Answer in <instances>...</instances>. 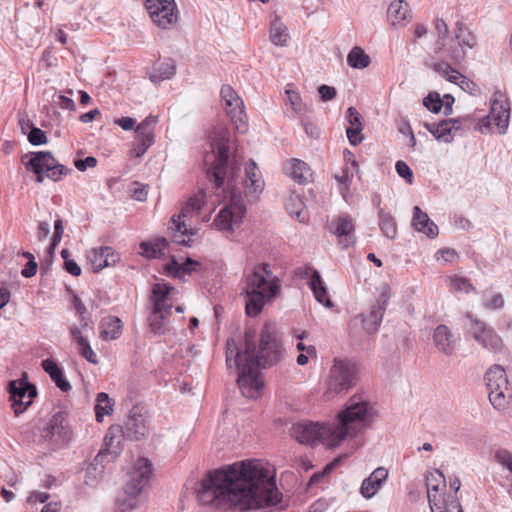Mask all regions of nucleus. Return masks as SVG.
<instances>
[{"label":"nucleus","instance_id":"ea45409f","mask_svg":"<svg viewBox=\"0 0 512 512\" xmlns=\"http://www.w3.org/2000/svg\"><path fill=\"white\" fill-rule=\"evenodd\" d=\"M433 69L451 83H458L459 79H462L463 83L468 84V79L446 62L435 63Z\"/></svg>","mask_w":512,"mask_h":512},{"label":"nucleus","instance_id":"2f4dec72","mask_svg":"<svg viewBox=\"0 0 512 512\" xmlns=\"http://www.w3.org/2000/svg\"><path fill=\"white\" fill-rule=\"evenodd\" d=\"M290 39L288 29L276 16L270 24V40L276 46H287Z\"/></svg>","mask_w":512,"mask_h":512},{"label":"nucleus","instance_id":"774afa93","mask_svg":"<svg viewBox=\"0 0 512 512\" xmlns=\"http://www.w3.org/2000/svg\"><path fill=\"white\" fill-rule=\"evenodd\" d=\"M115 124L119 125L123 130H132L136 124V121L131 117H122L115 119Z\"/></svg>","mask_w":512,"mask_h":512},{"label":"nucleus","instance_id":"c756f323","mask_svg":"<svg viewBox=\"0 0 512 512\" xmlns=\"http://www.w3.org/2000/svg\"><path fill=\"white\" fill-rule=\"evenodd\" d=\"M199 265L198 261L189 257L182 264L178 263L175 258H172V260L165 265V270L175 278L184 279L185 275H191Z\"/></svg>","mask_w":512,"mask_h":512},{"label":"nucleus","instance_id":"bf43d9fd","mask_svg":"<svg viewBox=\"0 0 512 512\" xmlns=\"http://www.w3.org/2000/svg\"><path fill=\"white\" fill-rule=\"evenodd\" d=\"M74 165L79 171H85L87 168L95 167L97 159L93 156H88L85 159H76Z\"/></svg>","mask_w":512,"mask_h":512},{"label":"nucleus","instance_id":"72a5a7b5","mask_svg":"<svg viewBox=\"0 0 512 512\" xmlns=\"http://www.w3.org/2000/svg\"><path fill=\"white\" fill-rule=\"evenodd\" d=\"M285 207L290 216L296 218L299 222L305 223L308 220V213L298 195H291L287 199Z\"/></svg>","mask_w":512,"mask_h":512},{"label":"nucleus","instance_id":"1a4fd4ad","mask_svg":"<svg viewBox=\"0 0 512 512\" xmlns=\"http://www.w3.org/2000/svg\"><path fill=\"white\" fill-rule=\"evenodd\" d=\"M510 119V105L508 100L503 99L500 92H495L490 102V112L481 118L475 126V130L482 134L497 132L505 134Z\"/></svg>","mask_w":512,"mask_h":512},{"label":"nucleus","instance_id":"412c9836","mask_svg":"<svg viewBox=\"0 0 512 512\" xmlns=\"http://www.w3.org/2000/svg\"><path fill=\"white\" fill-rule=\"evenodd\" d=\"M387 18L393 26L406 25L412 18L409 4L404 0H394L387 9Z\"/></svg>","mask_w":512,"mask_h":512},{"label":"nucleus","instance_id":"a18cd8bd","mask_svg":"<svg viewBox=\"0 0 512 512\" xmlns=\"http://www.w3.org/2000/svg\"><path fill=\"white\" fill-rule=\"evenodd\" d=\"M495 460L503 468L512 473V453L506 449H499L495 452Z\"/></svg>","mask_w":512,"mask_h":512},{"label":"nucleus","instance_id":"0eeeda50","mask_svg":"<svg viewBox=\"0 0 512 512\" xmlns=\"http://www.w3.org/2000/svg\"><path fill=\"white\" fill-rule=\"evenodd\" d=\"M22 162L27 171L35 174L37 183H42L45 177L57 182L72 172L71 168L60 164L50 151L29 152L22 157Z\"/></svg>","mask_w":512,"mask_h":512},{"label":"nucleus","instance_id":"338daca9","mask_svg":"<svg viewBox=\"0 0 512 512\" xmlns=\"http://www.w3.org/2000/svg\"><path fill=\"white\" fill-rule=\"evenodd\" d=\"M436 255H440L441 259H443L445 262H453L458 258L457 252L450 248L441 249L437 252Z\"/></svg>","mask_w":512,"mask_h":512},{"label":"nucleus","instance_id":"c03bdc74","mask_svg":"<svg viewBox=\"0 0 512 512\" xmlns=\"http://www.w3.org/2000/svg\"><path fill=\"white\" fill-rule=\"evenodd\" d=\"M423 105L433 113H439L444 105V100L437 92H430L423 100Z\"/></svg>","mask_w":512,"mask_h":512},{"label":"nucleus","instance_id":"79ce46f5","mask_svg":"<svg viewBox=\"0 0 512 512\" xmlns=\"http://www.w3.org/2000/svg\"><path fill=\"white\" fill-rule=\"evenodd\" d=\"M104 247L93 248L87 254V260L90 263L94 272H99L107 267V260L105 259Z\"/></svg>","mask_w":512,"mask_h":512},{"label":"nucleus","instance_id":"de8ad7c7","mask_svg":"<svg viewBox=\"0 0 512 512\" xmlns=\"http://www.w3.org/2000/svg\"><path fill=\"white\" fill-rule=\"evenodd\" d=\"M78 351H79V354L85 358L88 362L92 363V364H97L98 363V358H97V355L95 354V352L93 351V349L91 348L90 346V343L88 340L80 343L78 345Z\"/></svg>","mask_w":512,"mask_h":512},{"label":"nucleus","instance_id":"2eb2a0df","mask_svg":"<svg viewBox=\"0 0 512 512\" xmlns=\"http://www.w3.org/2000/svg\"><path fill=\"white\" fill-rule=\"evenodd\" d=\"M123 429L126 439L131 441H138L148 435L149 429L144 407L139 405L132 407Z\"/></svg>","mask_w":512,"mask_h":512},{"label":"nucleus","instance_id":"cd10ccee","mask_svg":"<svg viewBox=\"0 0 512 512\" xmlns=\"http://www.w3.org/2000/svg\"><path fill=\"white\" fill-rule=\"evenodd\" d=\"M175 73V62L172 59H165L163 61H158L153 65L152 70L149 73V78L152 82L158 83L172 78Z\"/></svg>","mask_w":512,"mask_h":512},{"label":"nucleus","instance_id":"69168bd1","mask_svg":"<svg viewBox=\"0 0 512 512\" xmlns=\"http://www.w3.org/2000/svg\"><path fill=\"white\" fill-rule=\"evenodd\" d=\"M57 105L65 110L74 111L76 109L75 102L71 98L64 95L58 96Z\"/></svg>","mask_w":512,"mask_h":512},{"label":"nucleus","instance_id":"a878e982","mask_svg":"<svg viewBox=\"0 0 512 512\" xmlns=\"http://www.w3.org/2000/svg\"><path fill=\"white\" fill-rule=\"evenodd\" d=\"M354 223L349 215L340 216L334 233L340 238V244L347 248L354 242Z\"/></svg>","mask_w":512,"mask_h":512},{"label":"nucleus","instance_id":"603ef678","mask_svg":"<svg viewBox=\"0 0 512 512\" xmlns=\"http://www.w3.org/2000/svg\"><path fill=\"white\" fill-rule=\"evenodd\" d=\"M449 123L450 127L453 129V131L456 133L459 130H462L466 128L473 120V117L471 115H466L463 117L458 118H450L446 119Z\"/></svg>","mask_w":512,"mask_h":512},{"label":"nucleus","instance_id":"393cba45","mask_svg":"<svg viewBox=\"0 0 512 512\" xmlns=\"http://www.w3.org/2000/svg\"><path fill=\"white\" fill-rule=\"evenodd\" d=\"M157 123V117H146L135 129L136 141L142 146L151 147L154 143V127Z\"/></svg>","mask_w":512,"mask_h":512},{"label":"nucleus","instance_id":"9d476101","mask_svg":"<svg viewBox=\"0 0 512 512\" xmlns=\"http://www.w3.org/2000/svg\"><path fill=\"white\" fill-rule=\"evenodd\" d=\"M7 389L16 416L27 410L38 394L36 386L28 381L26 372H23L19 379L11 380Z\"/></svg>","mask_w":512,"mask_h":512},{"label":"nucleus","instance_id":"13d9d810","mask_svg":"<svg viewBox=\"0 0 512 512\" xmlns=\"http://www.w3.org/2000/svg\"><path fill=\"white\" fill-rule=\"evenodd\" d=\"M472 324L469 328V332L476 340V336H483L484 332L489 331L490 328H486L485 324L477 319H471Z\"/></svg>","mask_w":512,"mask_h":512},{"label":"nucleus","instance_id":"09e8293b","mask_svg":"<svg viewBox=\"0 0 512 512\" xmlns=\"http://www.w3.org/2000/svg\"><path fill=\"white\" fill-rule=\"evenodd\" d=\"M27 136L28 141L34 146L42 145L47 142L46 133L37 127H31V130L29 131Z\"/></svg>","mask_w":512,"mask_h":512},{"label":"nucleus","instance_id":"8fccbe9b","mask_svg":"<svg viewBox=\"0 0 512 512\" xmlns=\"http://www.w3.org/2000/svg\"><path fill=\"white\" fill-rule=\"evenodd\" d=\"M163 313H153L150 317V329L154 334L162 335L165 333Z\"/></svg>","mask_w":512,"mask_h":512},{"label":"nucleus","instance_id":"20e7f679","mask_svg":"<svg viewBox=\"0 0 512 512\" xmlns=\"http://www.w3.org/2000/svg\"><path fill=\"white\" fill-rule=\"evenodd\" d=\"M372 408L366 402L351 397L334 423L304 421L293 424L291 436L301 444L319 443L336 447L348 437H355L365 429L371 419Z\"/></svg>","mask_w":512,"mask_h":512},{"label":"nucleus","instance_id":"7c9ffc66","mask_svg":"<svg viewBox=\"0 0 512 512\" xmlns=\"http://www.w3.org/2000/svg\"><path fill=\"white\" fill-rule=\"evenodd\" d=\"M424 127L438 140L444 143L453 141L455 132L450 127L447 120H442L438 123H425Z\"/></svg>","mask_w":512,"mask_h":512},{"label":"nucleus","instance_id":"0e129e2a","mask_svg":"<svg viewBox=\"0 0 512 512\" xmlns=\"http://www.w3.org/2000/svg\"><path fill=\"white\" fill-rule=\"evenodd\" d=\"M286 94H287L288 100H289L293 110L295 112H300L301 111V108H300L301 98H300L299 94L293 90H286Z\"/></svg>","mask_w":512,"mask_h":512},{"label":"nucleus","instance_id":"f257e3e1","mask_svg":"<svg viewBox=\"0 0 512 512\" xmlns=\"http://www.w3.org/2000/svg\"><path fill=\"white\" fill-rule=\"evenodd\" d=\"M281 499L274 477L261 464L250 461L209 472L198 491V500L204 505L241 512L276 506Z\"/></svg>","mask_w":512,"mask_h":512},{"label":"nucleus","instance_id":"423d86ee","mask_svg":"<svg viewBox=\"0 0 512 512\" xmlns=\"http://www.w3.org/2000/svg\"><path fill=\"white\" fill-rule=\"evenodd\" d=\"M151 473L152 463L147 458H139L124 486L123 494L116 499L118 512H131L140 506L141 494L149 483Z\"/></svg>","mask_w":512,"mask_h":512},{"label":"nucleus","instance_id":"9b49d317","mask_svg":"<svg viewBox=\"0 0 512 512\" xmlns=\"http://www.w3.org/2000/svg\"><path fill=\"white\" fill-rule=\"evenodd\" d=\"M484 379L487 384L490 403L497 410L504 409L510 397L509 394H506L508 379L505 370L500 365H494L486 372Z\"/></svg>","mask_w":512,"mask_h":512},{"label":"nucleus","instance_id":"6e6552de","mask_svg":"<svg viewBox=\"0 0 512 512\" xmlns=\"http://www.w3.org/2000/svg\"><path fill=\"white\" fill-rule=\"evenodd\" d=\"M358 372V366L354 361L348 358H335L327 378L325 396L330 398L335 394L348 392L355 386Z\"/></svg>","mask_w":512,"mask_h":512},{"label":"nucleus","instance_id":"864d4df0","mask_svg":"<svg viewBox=\"0 0 512 512\" xmlns=\"http://www.w3.org/2000/svg\"><path fill=\"white\" fill-rule=\"evenodd\" d=\"M396 172L400 177L406 180L407 183H413V172L411 168L402 160L396 162L395 165Z\"/></svg>","mask_w":512,"mask_h":512},{"label":"nucleus","instance_id":"aec40b11","mask_svg":"<svg viewBox=\"0 0 512 512\" xmlns=\"http://www.w3.org/2000/svg\"><path fill=\"white\" fill-rule=\"evenodd\" d=\"M388 478V471L384 467L376 468L366 479L363 480L360 487L361 495L366 498H372L383 486Z\"/></svg>","mask_w":512,"mask_h":512},{"label":"nucleus","instance_id":"5701e85b","mask_svg":"<svg viewBox=\"0 0 512 512\" xmlns=\"http://www.w3.org/2000/svg\"><path fill=\"white\" fill-rule=\"evenodd\" d=\"M41 366L61 391L68 392L71 390L70 382L66 379L63 370L54 360L45 359L42 361Z\"/></svg>","mask_w":512,"mask_h":512},{"label":"nucleus","instance_id":"f8f14e48","mask_svg":"<svg viewBox=\"0 0 512 512\" xmlns=\"http://www.w3.org/2000/svg\"><path fill=\"white\" fill-rule=\"evenodd\" d=\"M152 21L167 29L177 21V7L174 0H144Z\"/></svg>","mask_w":512,"mask_h":512},{"label":"nucleus","instance_id":"c85d7f7f","mask_svg":"<svg viewBox=\"0 0 512 512\" xmlns=\"http://www.w3.org/2000/svg\"><path fill=\"white\" fill-rule=\"evenodd\" d=\"M122 332V321L116 316H106L101 320L100 336L105 341L116 340Z\"/></svg>","mask_w":512,"mask_h":512},{"label":"nucleus","instance_id":"b1692460","mask_svg":"<svg viewBox=\"0 0 512 512\" xmlns=\"http://www.w3.org/2000/svg\"><path fill=\"white\" fill-rule=\"evenodd\" d=\"M172 287L166 283H157L152 288V301L154 314L158 313H170L172 305L166 304L167 296L169 295Z\"/></svg>","mask_w":512,"mask_h":512},{"label":"nucleus","instance_id":"f3484780","mask_svg":"<svg viewBox=\"0 0 512 512\" xmlns=\"http://www.w3.org/2000/svg\"><path fill=\"white\" fill-rule=\"evenodd\" d=\"M296 275L300 277L310 276L308 285L312 290L315 299L325 307L330 308L333 306V303L328 296L327 288L322 280V277L316 269L308 265L304 267H298L296 269Z\"/></svg>","mask_w":512,"mask_h":512},{"label":"nucleus","instance_id":"473e14b6","mask_svg":"<svg viewBox=\"0 0 512 512\" xmlns=\"http://www.w3.org/2000/svg\"><path fill=\"white\" fill-rule=\"evenodd\" d=\"M287 171L288 174L300 184L307 183L312 175L308 165L299 159H292Z\"/></svg>","mask_w":512,"mask_h":512},{"label":"nucleus","instance_id":"6ab92c4d","mask_svg":"<svg viewBox=\"0 0 512 512\" xmlns=\"http://www.w3.org/2000/svg\"><path fill=\"white\" fill-rule=\"evenodd\" d=\"M458 338L452 333L448 326L438 325L433 332V343L444 355L451 356L457 346Z\"/></svg>","mask_w":512,"mask_h":512},{"label":"nucleus","instance_id":"c9c22d12","mask_svg":"<svg viewBox=\"0 0 512 512\" xmlns=\"http://www.w3.org/2000/svg\"><path fill=\"white\" fill-rule=\"evenodd\" d=\"M476 341L482 345L484 349H487L493 353H498L503 348V342L499 335L493 330L484 332L483 336H476Z\"/></svg>","mask_w":512,"mask_h":512},{"label":"nucleus","instance_id":"f704fd0d","mask_svg":"<svg viewBox=\"0 0 512 512\" xmlns=\"http://www.w3.org/2000/svg\"><path fill=\"white\" fill-rule=\"evenodd\" d=\"M114 403V400L111 399L107 393H98L94 407L97 422H102L104 416L112 413Z\"/></svg>","mask_w":512,"mask_h":512},{"label":"nucleus","instance_id":"3c124183","mask_svg":"<svg viewBox=\"0 0 512 512\" xmlns=\"http://www.w3.org/2000/svg\"><path fill=\"white\" fill-rule=\"evenodd\" d=\"M484 306L489 310L501 309L504 306V299L500 293H493L485 297Z\"/></svg>","mask_w":512,"mask_h":512},{"label":"nucleus","instance_id":"bb28decb","mask_svg":"<svg viewBox=\"0 0 512 512\" xmlns=\"http://www.w3.org/2000/svg\"><path fill=\"white\" fill-rule=\"evenodd\" d=\"M66 426V413L59 411L49 420L47 427L44 429L43 436L45 439H52L55 436L64 439L66 436Z\"/></svg>","mask_w":512,"mask_h":512},{"label":"nucleus","instance_id":"e433bc0d","mask_svg":"<svg viewBox=\"0 0 512 512\" xmlns=\"http://www.w3.org/2000/svg\"><path fill=\"white\" fill-rule=\"evenodd\" d=\"M379 227L384 236L389 239H395L397 236V226L395 219L389 213H386L383 209L378 212Z\"/></svg>","mask_w":512,"mask_h":512},{"label":"nucleus","instance_id":"37998d69","mask_svg":"<svg viewBox=\"0 0 512 512\" xmlns=\"http://www.w3.org/2000/svg\"><path fill=\"white\" fill-rule=\"evenodd\" d=\"M456 38L460 45H464L469 48H473L476 45L475 36L459 22L457 23Z\"/></svg>","mask_w":512,"mask_h":512},{"label":"nucleus","instance_id":"ddd939ff","mask_svg":"<svg viewBox=\"0 0 512 512\" xmlns=\"http://www.w3.org/2000/svg\"><path fill=\"white\" fill-rule=\"evenodd\" d=\"M220 95L225 105V111L235 124L237 130L244 132L246 130L243 100L237 95L230 85L221 87Z\"/></svg>","mask_w":512,"mask_h":512},{"label":"nucleus","instance_id":"39448f33","mask_svg":"<svg viewBox=\"0 0 512 512\" xmlns=\"http://www.w3.org/2000/svg\"><path fill=\"white\" fill-rule=\"evenodd\" d=\"M280 290V281L272 275L268 264H258L246 271L242 294L246 298L245 311L249 317L258 316L264 306L275 298Z\"/></svg>","mask_w":512,"mask_h":512},{"label":"nucleus","instance_id":"58836bf2","mask_svg":"<svg viewBox=\"0 0 512 512\" xmlns=\"http://www.w3.org/2000/svg\"><path fill=\"white\" fill-rule=\"evenodd\" d=\"M171 221L176 229V233L173 235V241L179 245L190 246L191 240L190 238H186V236L193 234V232L187 228L185 220L176 218V215H174Z\"/></svg>","mask_w":512,"mask_h":512},{"label":"nucleus","instance_id":"4c0bfd02","mask_svg":"<svg viewBox=\"0 0 512 512\" xmlns=\"http://www.w3.org/2000/svg\"><path fill=\"white\" fill-rule=\"evenodd\" d=\"M371 60L369 55L360 47H354L351 49L347 56V63L349 66L355 69H364L369 66Z\"/></svg>","mask_w":512,"mask_h":512},{"label":"nucleus","instance_id":"dca6fc26","mask_svg":"<svg viewBox=\"0 0 512 512\" xmlns=\"http://www.w3.org/2000/svg\"><path fill=\"white\" fill-rule=\"evenodd\" d=\"M388 299L389 287L385 285L377 299V303L371 306L368 313L361 314L363 329L366 333L373 334L377 332L382 322Z\"/></svg>","mask_w":512,"mask_h":512},{"label":"nucleus","instance_id":"7ed1b4c3","mask_svg":"<svg viewBox=\"0 0 512 512\" xmlns=\"http://www.w3.org/2000/svg\"><path fill=\"white\" fill-rule=\"evenodd\" d=\"M254 338L255 331L247 329L243 351L234 339H228L226 343V365L228 369L236 368L239 389L244 397L250 399L258 398L263 390L264 381L260 369L277 364L284 352L276 326L272 323L262 327L258 346Z\"/></svg>","mask_w":512,"mask_h":512},{"label":"nucleus","instance_id":"f03ea898","mask_svg":"<svg viewBox=\"0 0 512 512\" xmlns=\"http://www.w3.org/2000/svg\"><path fill=\"white\" fill-rule=\"evenodd\" d=\"M210 147L204 158L207 176L217 189L226 183L229 193V203L220 210L213 224L221 231L233 232L246 212L242 194L255 197L263 191L264 181L253 160L246 164L244 177H241V162L227 129L218 128L213 132Z\"/></svg>","mask_w":512,"mask_h":512},{"label":"nucleus","instance_id":"680f3d73","mask_svg":"<svg viewBox=\"0 0 512 512\" xmlns=\"http://www.w3.org/2000/svg\"><path fill=\"white\" fill-rule=\"evenodd\" d=\"M140 249L142 255L147 258L151 259L159 257L155 245H153L151 242H141Z\"/></svg>","mask_w":512,"mask_h":512},{"label":"nucleus","instance_id":"6e6d98bb","mask_svg":"<svg viewBox=\"0 0 512 512\" xmlns=\"http://www.w3.org/2000/svg\"><path fill=\"white\" fill-rule=\"evenodd\" d=\"M435 29L438 33V41L437 43L441 46L444 45V41L448 37V26L443 19H437L435 23Z\"/></svg>","mask_w":512,"mask_h":512},{"label":"nucleus","instance_id":"e2e57ef3","mask_svg":"<svg viewBox=\"0 0 512 512\" xmlns=\"http://www.w3.org/2000/svg\"><path fill=\"white\" fill-rule=\"evenodd\" d=\"M104 251H105V259L104 260H107V267L109 266H114L120 259V256L118 253H116L113 248L111 247H108V246H104Z\"/></svg>","mask_w":512,"mask_h":512},{"label":"nucleus","instance_id":"4468645a","mask_svg":"<svg viewBox=\"0 0 512 512\" xmlns=\"http://www.w3.org/2000/svg\"><path fill=\"white\" fill-rule=\"evenodd\" d=\"M427 497L432 512H443L446 481L444 474L436 469L426 476Z\"/></svg>","mask_w":512,"mask_h":512},{"label":"nucleus","instance_id":"a19ab883","mask_svg":"<svg viewBox=\"0 0 512 512\" xmlns=\"http://www.w3.org/2000/svg\"><path fill=\"white\" fill-rule=\"evenodd\" d=\"M203 205V195H194L188 199L186 204L182 207L180 213L176 215V218L185 220L187 217L192 216L194 213H198Z\"/></svg>","mask_w":512,"mask_h":512},{"label":"nucleus","instance_id":"49530a36","mask_svg":"<svg viewBox=\"0 0 512 512\" xmlns=\"http://www.w3.org/2000/svg\"><path fill=\"white\" fill-rule=\"evenodd\" d=\"M451 287L459 292L470 293L475 290L473 285L467 278L464 277H453L451 278Z\"/></svg>","mask_w":512,"mask_h":512},{"label":"nucleus","instance_id":"052dcab7","mask_svg":"<svg viewBox=\"0 0 512 512\" xmlns=\"http://www.w3.org/2000/svg\"><path fill=\"white\" fill-rule=\"evenodd\" d=\"M346 118H347V121L349 122L350 124V127H354V126H362L361 122H360V118H361V115L360 113L357 111L356 108L354 107H349L346 111Z\"/></svg>","mask_w":512,"mask_h":512},{"label":"nucleus","instance_id":"5fc2aeb1","mask_svg":"<svg viewBox=\"0 0 512 512\" xmlns=\"http://www.w3.org/2000/svg\"><path fill=\"white\" fill-rule=\"evenodd\" d=\"M363 129V126H354V127H348L346 129V134L348 137V140L351 145L356 146L359 143L362 142L363 137L361 135V131Z\"/></svg>","mask_w":512,"mask_h":512},{"label":"nucleus","instance_id":"a211bd4d","mask_svg":"<svg viewBox=\"0 0 512 512\" xmlns=\"http://www.w3.org/2000/svg\"><path fill=\"white\" fill-rule=\"evenodd\" d=\"M126 439L124 429L119 424L111 425L104 437V449L100 450L96 459L102 457L104 453L117 457L123 450V441Z\"/></svg>","mask_w":512,"mask_h":512},{"label":"nucleus","instance_id":"4be33fe9","mask_svg":"<svg viewBox=\"0 0 512 512\" xmlns=\"http://www.w3.org/2000/svg\"><path fill=\"white\" fill-rule=\"evenodd\" d=\"M412 225L415 230L425 234L429 238H435L438 235V226L429 218L427 213L423 212L420 207L413 208Z\"/></svg>","mask_w":512,"mask_h":512},{"label":"nucleus","instance_id":"4d7b16f0","mask_svg":"<svg viewBox=\"0 0 512 512\" xmlns=\"http://www.w3.org/2000/svg\"><path fill=\"white\" fill-rule=\"evenodd\" d=\"M318 92H319L320 98L323 102L331 101L337 95V90L334 87L328 86L325 84L321 85L318 88Z\"/></svg>","mask_w":512,"mask_h":512}]
</instances>
